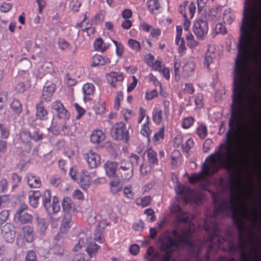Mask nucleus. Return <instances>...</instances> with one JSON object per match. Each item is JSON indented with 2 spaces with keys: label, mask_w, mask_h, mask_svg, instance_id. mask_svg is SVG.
<instances>
[{
  "label": "nucleus",
  "mask_w": 261,
  "mask_h": 261,
  "mask_svg": "<svg viewBox=\"0 0 261 261\" xmlns=\"http://www.w3.org/2000/svg\"><path fill=\"white\" fill-rule=\"evenodd\" d=\"M250 83L251 75H234L232 116L226 142L207 158L200 173H193L189 177L191 184H206V176L216 172L221 167L230 168L236 162L242 138L250 124L256 103Z\"/></svg>",
  "instance_id": "1"
},
{
  "label": "nucleus",
  "mask_w": 261,
  "mask_h": 261,
  "mask_svg": "<svg viewBox=\"0 0 261 261\" xmlns=\"http://www.w3.org/2000/svg\"><path fill=\"white\" fill-rule=\"evenodd\" d=\"M105 134L102 130L96 129L93 130L90 135V141L94 145H98L105 139Z\"/></svg>",
  "instance_id": "11"
},
{
  "label": "nucleus",
  "mask_w": 261,
  "mask_h": 261,
  "mask_svg": "<svg viewBox=\"0 0 261 261\" xmlns=\"http://www.w3.org/2000/svg\"><path fill=\"white\" fill-rule=\"evenodd\" d=\"M215 31L217 34H225L226 33V28L221 23H218L216 24Z\"/></svg>",
  "instance_id": "61"
},
{
  "label": "nucleus",
  "mask_w": 261,
  "mask_h": 261,
  "mask_svg": "<svg viewBox=\"0 0 261 261\" xmlns=\"http://www.w3.org/2000/svg\"><path fill=\"white\" fill-rule=\"evenodd\" d=\"M111 134L112 137L118 140L127 141L128 139V132L123 122L115 124L112 128Z\"/></svg>",
  "instance_id": "5"
},
{
  "label": "nucleus",
  "mask_w": 261,
  "mask_h": 261,
  "mask_svg": "<svg viewBox=\"0 0 261 261\" xmlns=\"http://www.w3.org/2000/svg\"><path fill=\"white\" fill-rule=\"evenodd\" d=\"M96 176V171L89 173L86 170H82L80 173V176L77 181L81 188L87 189L91 184L92 178Z\"/></svg>",
  "instance_id": "6"
},
{
  "label": "nucleus",
  "mask_w": 261,
  "mask_h": 261,
  "mask_svg": "<svg viewBox=\"0 0 261 261\" xmlns=\"http://www.w3.org/2000/svg\"><path fill=\"white\" fill-rule=\"evenodd\" d=\"M12 111L16 114H19L22 111V106L17 99H13L10 106Z\"/></svg>",
  "instance_id": "36"
},
{
  "label": "nucleus",
  "mask_w": 261,
  "mask_h": 261,
  "mask_svg": "<svg viewBox=\"0 0 261 261\" xmlns=\"http://www.w3.org/2000/svg\"><path fill=\"white\" fill-rule=\"evenodd\" d=\"M197 134L201 139H204L207 135V128L205 125H200L196 129Z\"/></svg>",
  "instance_id": "42"
},
{
  "label": "nucleus",
  "mask_w": 261,
  "mask_h": 261,
  "mask_svg": "<svg viewBox=\"0 0 261 261\" xmlns=\"http://www.w3.org/2000/svg\"><path fill=\"white\" fill-rule=\"evenodd\" d=\"M191 234L190 231H184L182 236L179 235L176 231H173L174 240L171 238L167 237L160 240V246L163 251L166 252L164 254V256L162 258L163 255L162 252L154 253L152 247H150L147 249V253L152 255L155 259H162L161 261H169V252L173 250L178 247L189 244V239Z\"/></svg>",
  "instance_id": "2"
},
{
  "label": "nucleus",
  "mask_w": 261,
  "mask_h": 261,
  "mask_svg": "<svg viewBox=\"0 0 261 261\" xmlns=\"http://www.w3.org/2000/svg\"><path fill=\"white\" fill-rule=\"evenodd\" d=\"M106 78L111 86L115 87L117 82H122L123 80L124 76L122 72H111L107 74Z\"/></svg>",
  "instance_id": "12"
},
{
  "label": "nucleus",
  "mask_w": 261,
  "mask_h": 261,
  "mask_svg": "<svg viewBox=\"0 0 261 261\" xmlns=\"http://www.w3.org/2000/svg\"><path fill=\"white\" fill-rule=\"evenodd\" d=\"M111 60L108 58H105L99 55H95L92 58V62L91 66L96 67L98 66H103L106 64H109Z\"/></svg>",
  "instance_id": "18"
},
{
  "label": "nucleus",
  "mask_w": 261,
  "mask_h": 261,
  "mask_svg": "<svg viewBox=\"0 0 261 261\" xmlns=\"http://www.w3.org/2000/svg\"><path fill=\"white\" fill-rule=\"evenodd\" d=\"M175 190L178 195L181 194L184 192L187 193V196L185 195L184 196V200L186 203L192 201L194 192L192 190L188 189L185 191L183 186L177 183L175 187Z\"/></svg>",
  "instance_id": "13"
},
{
  "label": "nucleus",
  "mask_w": 261,
  "mask_h": 261,
  "mask_svg": "<svg viewBox=\"0 0 261 261\" xmlns=\"http://www.w3.org/2000/svg\"><path fill=\"white\" fill-rule=\"evenodd\" d=\"M118 172L123 180L127 181L133 176L134 168L130 165L122 163L118 168Z\"/></svg>",
  "instance_id": "9"
},
{
  "label": "nucleus",
  "mask_w": 261,
  "mask_h": 261,
  "mask_svg": "<svg viewBox=\"0 0 261 261\" xmlns=\"http://www.w3.org/2000/svg\"><path fill=\"white\" fill-rule=\"evenodd\" d=\"M112 42L115 45L116 47V53L118 57H121L124 52L123 45L118 41L112 40Z\"/></svg>",
  "instance_id": "50"
},
{
  "label": "nucleus",
  "mask_w": 261,
  "mask_h": 261,
  "mask_svg": "<svg viewBox=\"0 0 261 261\" xmlns=\"http://www.w3.org/2000/svg\"><path fill=\"white\" fill-rule=\"evenodd\" d=\"M185 138L180 134H177L173 140V145L175 147H181Z\"/></svg>",
  "instance_id": "46"
},
{
  "label": "nucleus",
  "mask_w": 261,
  "mask_h": 261,
  "mask_svg": "<svg viewBox=\"0 0 261 261\" xmlns=\"http://www.w3.org/2000/svg\"><path fill=\"white\" fill-rule=\"evenodd\" d=\"M194 119L192 117L185 118L182 120V126L184 128H189L194 123Z\"/></svg>",
  "instance_id": "51"
},
{
  "label": "nucleus",
  "mask_w": 261,
  "mask_h": 261,
  "mask_svg": "<svg viewBox=\"0 0 261 261\" xmlns=\"http://www.w3.org/2000/svg\"><path fill=\"white\" fill-rule=\"evenodd\" d=\"M12 227L10 224H6L5 225L2 229V234L4 238L8 242H12L15 239V232L13 229H11Z\"/></svg>",
  "instance_id": "15"
},
{
  "label": "nucleus",
  "mask_w": 261,
  "mask_h": 261,
  "mask_svg": "<svg viewBox=\"0 0 261 261\" xmlns=\"http://www.w3.org/2000/svg\"><path fill=\"white\" fill-rule=\"evenodd\" d=\"M123 98L122 93L121 92H117L114 105V108L115 110H118L120 109L121 102L123 100Z\"/></svg>",
  "instance_id": "49"
},
{
  "label": "nucleus",
  "mask_w": 261,
  "mask_h": 261,
  "mask_svg": "<svg viewBox=\"0 0 261 261\" xmlns=\"http://www.w3.org/2000/svg\"><path fill=\"white\" fill-rule=\"evenodd\" d=\"M194 144L193 140L191 138H185L184 141L181 146V148L184 151H188L190 149Z\"/></svg>",
  "instance_id": "39"
},
{
  "label": "nucleus",
  "mask_w": 261,
  "mask_h": 261,
  "mask_svg": "<svg viewBox=\"0 0 261 261\" xmlns=\"http://www.w3.org/2000/svg\"><path fill=\"white\" fill-rule=\"evenodd\" d=\"M83 92L84 94V100L86 102L90 100L87 96L93 95L94 93L95 87L92 83H87L83 85L82 87Z\"/></svg>",
  "instance_id": "20"
},
{
  "label": "nucleus",
  "mask_w": 261,
  "mask_h": 261,
  "mask_svg": "<svg viewBox=\"0 0 261 261\" xmlns=\"http://www.w3.org/2000/svg\"><path fill=\"white\" fill-rule=\"evenodd\" d=\"M23 237L27 242H32L34 239L33 230L29 226H25L22 228Z\"/></svg>",
  "instance_id": "29"
},
{
  "label": "nucleus",
  "mask_w": 261,
  "mask_h": 261,
  "mask_svg": "<svg viewBox=\"0 0 261 261\" xmlns=\"http://www.w3.org/2000/svg\"><path fill=\"white\" fill-rule=\"evenodd\" d=\"M110 46L109 43H104L101 38H97L94 43V47L96 51L104 52Z\"/></svg>",
  "instance_id": "24"
},
{
  "label": "nucleus",
  "mask_w": 261,
  "mask_h": 261,
  "mask_svg": "<svg viewBox=\"0 0 261 261\" xmlns=\"http://www.w3.org/2000/svg\"><path fill=\"white\" fill-rule=\"evenodd\" d=\"M87 241L88 240L87 238H83L80 239L77 244L74 247L73 250L74 251H77L80 250L85 245Z\"/></svg>",
  "instance_id": "55"
},
{
  "label": "nucleus",
  "mask_w": 261,
  "mask_h": 261,
  "mask_svg": "<svg viewBox=\"0 0 261 261\" xmlns=\"http://www.w3.org/2000/svg\"><path fill=\"white\" fill-rule=\"evenodd\" d=\"M72 197L73 198L80 200H83L84 198V195L83 192L79 189H76L73 191Z\"/></svg>",
  "instance_id": "63"
},
{
  "label": "nucleus",
  "mask_w": 261,
  "mask_h": 261,
  "mask_svg": "<svg viewBox=\"0 0 261 261\" xmlns=\"http://www.w3.org/2000/svg\"><path fill=\"white\" fill-rule=\"evenodd\" d=\"M27 182L31 188H39L41 186L40 178L32 173H29L27 176Z\"/></svg>",
  "instance_id": "19"
},
{
  "label": "nucleus",
  "mask_w": 261,
  "mask_h": 261,
  "mask_svg": "<svg viewBox=\"0 0 261 261\" xmlns=\"http://www.w3.org/2000/svg\"><path fill=\"white\" fill-rule=\"evenodd\" d=\"M94 111L96 115H101L106 111V101L100 98L93 107Z\"/></svg>",
  "instance_id": "23"
},
{
  "label": "nucleus",
  "mask_w": 261,
  "mask_h": 261,
  "mask_svg": "<svg viewBox=\"0 0 261 261\" xmlns=\"http://www.w3.org/2000/svg\"><path fill=\"white\" fill-rule=\"evenodd\" d=\"M50 192L48 190H46L43 193V203L44 206L46 210H48L50 205Z\"/></svg>",
  "instance_id": "35"
},
{
  "label": "nucleus",
  "mask_w": 261,
  "mask_h": 261,
  "mask_svg": "<svg viewBox=\"0 0 261 261\" xmlns=\"http://www.w3.org/2000/svg\"><path fill=\"white\" fill-rule=\"evenodd\" d=\"M99 246L94 242L89 243L86 251L90 256H92L97 252Z\"/></svg>",
  "instance_id": "34"
},
{
  "label": "nucleus",
  "mask_w": 261,
  "mask_h": 261,
  "mask_svg": "<svg viewBox=\"0 0 261 261\" xmlns=\"http://www.w3.org/2000/svg\"><path fill=\"white\" fill-rule=\"evenodd\" d=\"M195 63L193 59L187 60L182 67L183 75L186 77L192 75L195 71Z\"/></svg>",
  "instance_id": "16"
},
{
  "label": "nucleus",
  "mask_w": 261,
  "mask_h": 261,
  "mask_svg": "<svg viewBox=\"0 0 261 261\" xmlns=\"http://www.w3.org/2000/svg\"><path fill=\"white\" fill-rule=\"evenodd\" d=\"M144 224L143 221L139 220L136 221L133 224V228L137 231H142L144 228Z\"/></svg>",
  "instance_id": "60"
},
{
  "label": "nucleus",
  "mask_w": 261,
  "mask_h": 261,
  "mask_svg": "<svg viewBox=\"0 0 261 261\" xmlns=\"http://www.w3.org/2000/svg\"><path fill=\"white\" fill-rule=\"evenodd\" d=\"M121 114L125 121H128L133 116V112L127 108H123L121 111Z\"/></svg>",
  "instance_id": "44"
},
{
  "label": "nucleus",
  "mask_w": 261,
  "mask_h": 261,
  "mask_svg": "<svg viewBox=\"0 0 261 261\" xmlns=\"http://www.w3.org/2000/svg\"><path fill=\"white\" fill-rule=\"evenodd\" d=\"M84 158L86 161L88 167L91 169L96 168L100 164V156L92 150L85 153Z\"/></svg>",
  "instance_id": "7"
},
{
  "label": "nucleus",
  "mask_w": 261,
  "mask_h": 261,
  "mask_svg": "<svg viewBox=\"0 0 261 261\" xmlns=\"http://www.w3.org/2000/svg\"><path fill=\"white\" fill-rule=\"evenodd\" d=\"M152 119L156 124H160L163 119V112L159 107H155L152 112Z\"/></svg>",
  "instance_id": "30"
},
{
  "label": "nucleus",
  "mask_w": 261,
  "mask_h": 261,
  "mask_svg": "<svg viewBox=\"0 0 261 261\" xmlns=\"http://www.w3.org/2000/svg\"><path fill=\"white\" fill-rule=\"evenodd\" d=\"M55 88L54 85H50L45 87L43 89L42 96V98L46 101H49L55 91Z\"/></svg>",
  "instance_id": "26"
},
{
  "label": "nucleus",
  "mask_w": 261,
  "mask_h": 261,
  "mask_svg": "<svg viewBox=\"0 0 261 261\" xmlns=\"http://www.w3.org/2000/svg\"><path fill=\"white\" fill-rule=\"evenodd\" d=\"M145 123L142 125L141 134L144 136L148 137L151 134V130L149 126V117L146 116Z\"/></svg>",
  "instance_id": "37"
},
{
  "label": "nucleus",
  "mask_w": 261,
  "mask_h": 261,
  "mask_svg": "<svg viewBox=\"0 0 261 261\" xmlns=\"http://www.w3.org/2000/svg\"><path fill=\"white\" fill-rule=\"evenodd\" d=\"M36 117L40 119H45L47 117V112L41 103L36 105Z\"/></svg>",
  "instance_id": "31"
},
{
  "label": "nucleus",
  "mask_w": 261,
  "mask_h": 261,
  "mask_svg": "<svg viewBox=\"0 0 261 261\" xmlns=\"http://www.w3.org/2000/svg\"><path fill=\"white\" fill-rule=\"evenodd\" d=\"M19 139L24 143H29L32 139V136L29 132L22 131L20 133Z\"/></svg>",
  "instance_id": "40"
},
{
  "label": "nucleus",
  "mask_w": 261,
  "mask_h": 261,
  "mask_svg": "<svg viewBox=\"0 0 261 261\" xmlns=\"http://www.w3.org/2000/svg\"><path fill=\"white\" fill-rule=\"evenodd\" d=\"M229 208L233 216H236L238 213H243V216L249 219L252 222L255 223L257 220V213L256 211L252 208L249 212L244 204L240 203L238 197L232 196L230 200Z\"/></svg>",
  "instance_id": "3"
},
{
  "label": "nucleus",
  "mask_w": 261,
  "mask_h": 261,
  "mask_svg": "<svg viewBox=\"0 0 261 261\" xmlns=\"http://www.w3.org/2000/svg\"><path fill=\"white\" fill-rule=\"evenodd\" d=\"M146 152L149 162L152 164L157 163L158 159L155 152L151 148H149L147 150Z\"/></svg>",
  "instance_id": "43"
},
{
  "label": "nucleus",
  "mask_w": 261,
  "mask_h": 261,
  "mask_svg": "<svg viewBox=\"0 0 261 261\" xmlns=\"http://www.w3.org/2000/svg\"><path fill=\"white\" fill-rule=\"evenodd\" d=\"M139 157L136 154H132L129 158V161L126 162L125 164L126 165H130L134 168L135 165L138 164V160Z\"/></svg>",
  "instance_id": "54"
},
{
  "label": "nucleus",
  "mask_w": 261,
  "mask_h": 261,
  "mask_svg": "<svg viewBox=\"0 0 261 261\" xmlns=\"http://www.w3.org/2000/svg\"><path fill=\"white\" fill-rule=\"evenodd\" d=\"M41 194L39 191H31L29 193V199L30 205L36 207L38 205L39 199Z\"/></svg>",
  "instance_id": "21"
},
{
  "label": "nucleus",
  "mask_w": 261,
  "mask_h": 261,
  "mask_svg": "<svg viewBox=\"0 0 261 261\" xmlns=\"http://www.w3.org/2000/svg\"><path fill=\"white\" fill-rule=\"evenodd\" d=\"M27 208L28 206L26 204H22L15 214V220L22 224L31 222L33 217L31 215L25 211Z\"/></svg>",
  "instance_id": "8"
},
{
  "label": "nucleus",
  "mask_w": 261,
  "mask_h": 261,
  "mask_svg": "<svg viewBox=\"0 0 261 261\" xmlns=\"http://www.w3.org/2000/svg\"><path fill=\"white\" fill-rule=\"evenodd\" d=\"M164 130L163 128H161L158 132H156L153 136V140L154 141H158L160 139L164 138Z\"/></svg>",
  "instance_id": "64"
},
{
  "label": "nucleus",
  "mask_w": 261,
  "mask_h": 261,
  "mask_svg": "<svg viewBox=\"0 0 261 261\" xmlns=\"http://www.w3.org/2000/svg\"><path fill=\"white\" fill-rule=\"evenodd\" d=\"M81 4L80 0H72L70 3V9L73 11H77L79 10Z\"/></svg>",
  "instance_id": "59"
},
{
  "label": "nucleus",
  "mask_w": 261,
  "mask_h": 261,
  "mask_svg": "<svg viewBox=\"0 0 261 261\" xmlns=\"http://www.w3.org/2000/svg\"><path fill=\"white\" fill-rule=\"evenodd\" d=\"M151 202V197L149 196H145L141 198H138L136 200V203L140 205L143 207L146 206L150 204Z\"/></svg>",
  "instance_id": "47"
},
{
  "label": "nucleus",
  "mask_w": 261,
  "mask_h": 261,
  "mask_svg": "<svg viewBox=\"0 0 261 261\" xmlns=\"http://www.w3.org/2000/svg\"><path fill=\"white\" fill-rule=\"evenodd\" d=\"M69 175L72 180L77 181L80 176V173L78 172V169L76 167H73L70 168Z\"/></svg>",
  "instance_id": "52"
},
{
  "label": "nucleus",
  "mask_w": 261,
  "mask_h": 261,
  "mask_svg": "<svg viewBox=\"0 0 261 261\" xmlns=\"http://www.w3.org/2000/svg\"><path fill=\"white\" fill-rule=\"evenodd\" d=\"M0 134L2 138H8L10 134L9 127L6 125L0 123Z\"/></svg>",
  "instance_id": "48"
},
{
  "label": "nucleus",
  "mask_w": 261,
  "mask_h": 261,
  "mask_svg": "<svg viewBox=\"0 0 261 261\" xmlns=\"http://www.w3.org/2000/svg\"><path fill=\"white\" fill-rule=\"evenodd\" d=\"M122 187V184L119 180L113 179L110 182V191L113 194L120 192Z\"/></svg>",
  "instance_id": "25"
},
{
  "label": "nucleus",
  "mask_w": 261,
  "mask_h": 261,
  "mask_svg": "<svg viewBox=\"0 0 261 261\" xmlns=\"http://www.w3.org/2000/svg\"><path fill=\"white\" fill-rule=\"evenodd\" d=\"M62 206L64 211L69 213L74 211L75 205L70 198L66 197L62 200Z\"/></svg>",
  "instance_id": "27"
},
{
  "label": "nucleus",
  "mask_w": 261,
  "mask_h": 261,
  "mask_svg": "<svg viewBox=\"0 0 261 261\" xmlns=\"http://www.w3.org/2000/svg\"><path fill=\"white\" fill-rule=\"evenodd\" d=\"M58 44L60 48L62 50H67L71 48L70 44L64 39H60Z\"/></svg>",
  "instance_id": "58"
},
{
  "label": "nucleus",
  "mask_w": 261,
  "mask_h": 261,
  "mask_svg": "<svg viewBox=\"0 0 261 261\" xmlns=\"http://www.w3.org/2000/svg\"><path fill=\"white\" fill-rule=\"evenodd\" d=\"M147 7L151 12L157 10L160 7L159 0H149L147 2Z\"/></svg>",
  "instance_id": "45"
},
{
  "label": "nucleus",
  "mask_w": 261,
  "mask_h": 261,
  "mask_svg": "<svg viewBox=\"0 0 261 261\" xmlns=\"http://www.w3.org/2000/svg\"><path fill=\"white\" fill-rule=\"evenodd\" d=\"M49 208L48 210H46L48 213H56L60 211V206L59 200L57 197L54 196L53 197L52 204H50Z\"/></svg>",
  "instance_id": "32"
},
{
  "label": "nucleus",
  "mask_w": 261,
  "mask_h": 261,
  "mask_svg": "<svg viewBox=\"0 0 261 261\" xmlns=\"http://www.w3.org/2000/svg\"><path fill=\"white\" fill-rule=\"evenodd\" d=\"M94 239L95 241L98 243H102L103 242V238L102 235V230L98 228L95 230L94 233Z\"/></svg>",
  "instance_id": "53"
},
{
  "label": "nucleus",
  "mask_w": 261,
  "mask_h": 261,
  "mask_svg": "<svg viewBox=\"0 0 261 261\" xmlns=\"http://www.w3.org/2000/svg\"><path fill=\"white\" fill-rule=\"evenodd\" d=\"M234 13L230 9H226L223 14L222 20L224 23L230 24L234 20Z\"/></svg>",
  "instance_id": "28"
},
{
  "label": "nucleus",
  "mask_w": 261,
  "mask_h": 261,
  "mask_svg": "<svg viewBox=\"0 0 261 261\" xmlns=\"http://www.w3.org/2000/svg\"><path fill=\"white\" fill-rule=\"evenodd\" d=\"M51 108L54 110L59 118L65 120L69 117V113L66 110L61 101L56 100L51 104Z\"/></svg>",
  "instance_id": "10"
},
{
  "label": "nucleus",
  "mask_w": 261,
  "mask_h": 261,
  "mask_svg": "<svg viewBox=\"0 0 261 261\" xmlns=\"http://www.w3.org/2000/svg\"><path fill=\"white\" fill-rule=\"evenodd\" d=\"M123 194L125 197L132 199L134 197L135 193L133 191V187L129 185L125 187L123 189Z\"/></svg>",
  "instance_id": "41"
},
{
  "label": "nucleus",
  "mask_w": 261,
  "mask_h": 261,
  "mask_svg": "<svg viewBox=\"0 0 261 261\" xmlns=\"http://www.w3.org/2000/svg\"><path fill=\"white\" fill-rule=\"evenodd\" d=\"M71 221V218L69 216L64 218L62 223L61 226L62 230H66L70 227L69 224Z\"/></svg>",
  "instance_id": "57"
},
{
  "label": "nucleus",
  "mask_w": 261,
  "mask_h": 261,
  "mask_svg": "<svg viewBox=\"0 0 261 261\" xmlns=\"http://www.w3.org/2000/svg\"><path fill=\"white\" fill-rule=\"evenodd\" d=\"M175 43L178 46V50L180 54H184L186 53V47L185 40L182 37H176Z\"/></svg>",
  "instance_id": "33"
},
{
  "label": "nucleus",
  "mask_w": 261,
  "mask_h": 261,
  "mask_svg": "<svg viewBox=\"0 0 261 261\" xmlns=\"http://www.w3.org/2000/svg\"><path fill=\"white\" fill-rule=\"evenodd\" d=\"M117 164L115 162L107 161L103 165L106 175L109 178L114 177Z\"/></svg>",
  "instance_id": "14"
},
{
  "label": "nucleus",
  "mask_w": 261,
  "mask_h": 261,
  "mask_svg": "<svg viewBox=\"0 0 261 261\" xmlns=\"http://www.w3.org/2000/svg\"><path fill=\"white\" fill-rule=\"evenodd\" d=\"M158 92L155 90H152L146 93L145 98L148 100H151L158 96Z\"/></svg>",
  "instance_id": "62"
},
{
  "label": "nucleus",
  "mask_w": 261,
  "mask_h": 261,
  "mask_svg": "<svg viewBox=\"0 0 261 261\" xmlns=\"http://www.w3.org/2000/svg\"><path fill=\"white\" fill-rule=\"evenodd\" d=\"M164 65L161 61L156 60L154 62L153 64L151 66L152 69L155 71H161L162 68L164 67Z\"/></svg>",
  "instance_id": "56"
},
{
  "label": "nucleus",
  "mask_w": 261,
  "mask_h": 261,
  "mask_svg": "<svg viewBox=\"0 0 261 261\" xmlns=\"http://www.w3.org/2000/svg\"><path fill=\"white\" fill-rule=\"evenodd\" d=\"M193 30L197 38L203 39L208 30V23L205 17L197 19L193 25Z\"/></svg>",
  "instance_id": "4"
},
{
  "label": "nucleus",
  "mask_w": 261,
  "mask_h": 261,
  "mask_svg": "<svg viewBox=\"0 0 261 261\" xmlns=\"http://www.w3.org/2000/svg\"><path fill=\"white\" fill-rule=\"evenodd\" d=\"M128 44L129 47L135 51H139L141 50V46L140 42L135 39H129Z\"/></svg>",
  "instance_id": "38"
},
{
  "label": "nucleus",
  "mask_w": 261,
  "mask_h": 261,
  "mask_svg": "<svg viewBox=\"0 0 261 261\" xmlns=\"http://www.w3.org/2000/svg\"><path fill=\"white\" fill-rule=\"evenodd\" d=\"M241 255L242 257L241 261H257L258 252L256 249L252 247L248 253H245L244 250H242Z\"/></svg>",
  "instance_id": "17"
},
{
  "label": "nucleus",
  "mask_w": 261,
  "mask_h": 261,
  "mask_svg": "<svg viewBox=\"0 0 261 261\" xmlns=\"http://www.w3.org/2000/svg\"><path fill=\"white\" fill-rule=\"evenodd\" d=\"M215 57L216 55L213 48L210 47L205 53L203 61L204 65L209 68L210 65L214 63Z\"/></svg>",
  "instance_id": "22"
}]
</instances>
